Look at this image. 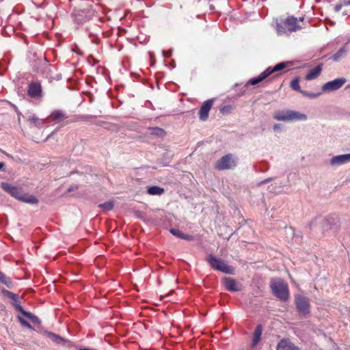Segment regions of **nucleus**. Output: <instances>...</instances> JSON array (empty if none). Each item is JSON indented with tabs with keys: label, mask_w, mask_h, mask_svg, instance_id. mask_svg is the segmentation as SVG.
Listing matches in <instances>:
<instances>
[{
	"label": "nucleus",
	"mask_w": 350,
	"mask_h": 350,
	"mask_svg": "<svg viewBox=\"0 0 350 350\" xmlns=\"http://www.w3.org/2000/svg\"><path fill=\"white\" fill-rule=\"evenodd\" d=\"M271 288L274 295L280 300L286 301L289 297L287 284L280 278L271 280Z\"/></svg>",
	"instance_id": "f257e3e1"
},
{
	"label": "nucleus",
	"mask_w": 350,
	"mask_h": 350,
	"mask_svg": "<svg viewBox=\"0 0 350 350\" xmlns=\"http://www.w3.org/2000/svg\"><path fill=\"white\" fill-rule=\"evenodd\" d=\"M291 65V63L289 62H280V63L276 64L273 68L268 67L265 70H264L262 72H261L260 74V75H258L256 77H254V78L250 79L248 81V83L250 85H256L258 83L263 81L267 77H269L271 73L282 70Z\"/></svg>",
	"instance_id": "f03ea898"
},
{
	"label": "nucleus",
	"mask_w": 350,
	"mask_h": 350,
	"mask_svg": "<svg viewBox=\"0 0 350 350\" xmlns=\"http://www.w3.org/2000/svg\"><path fill=\"white\" fill-rule=\"evenodd\" d=\"M206 261L209 265L215 270L227 273L233 274L234 268L227 265L225 261L222 259L215 257L213 255H209L206 258Z\"/></svg>",
	"instance_id": "7ed1b4c3"
},
{
	"label": "nucleus",
	"mask_w": 350,
	"mask_h": 350,
	"mask_svg": "<svg viewBox=\"0 0 350 350\" xmlns=\"http://www.w3.org/2000/svg\"><path fill=\"white\" fill-rule=\"evenodd\" d=\"M237 161L235 157L228 154L222 157L216 163L215 167L219 170H229L235 167Z\"/></svg>",
	"instance_id": "20e7f679"
},
{
	"label": "nucleus",
	"mask_w": 350,
	"mask_h": 350,
	"mask_svg": "<svg viewBox=\"0 0 350 350\" xmlns=\"http://www.w3.org/2000/svg\"><path fill=\"white\" fill-rule=\"evenodd\" d=\"M347 82L344 77L337 78L328 81L322 86V91L325 92H331L339 90Z\"/></svg>",
	"instance_id": "39448f33"
},
{
	"label": "nucleus",
	"mask_w": 350,
	"mask_h": 350,
	"mask_svg": "<svg viewBox=\"0 0 350 350\" xmlns=\"http://www.w3.org/2000/svg\"><path fill=\"white\" fill-rule=\"evenodd\" d=\"M295 305L297 310L302 314H307L310 311L309 299L301 295H297L295 299Z\"/></svg>",
	"instance_id": "423d86ee"
},
{
	"label": "nucleus",
	"mask_w": 350,
	"mask_h": 350,
	"mask_svg": "<svg viewBox=\"0 0 350 350\" xmlns=\"http://www.w3.org/2000/svg\"><path fill=\"white\" fill-rule=\"evenodd\" d=\"M350 162V153L340 154L332 157L329 161V165L332 167H337Z\"/></svg>",
	"instance_id": "0eeeda50"
},
{
	"label": "nucleus",
	"mask_w": 350,
	"mask_h": 350,
	"mask_svg": "<svg viewBox=\"0 0 350 350\" xmlns=\"http://www.w3.org/2000/svg\"><path fill=\"white\" fill-rule=\"evenodd\" d=\"M221 282L229 291L237 292L242 289V284L233 278L225 277L221 280Z\"/></svg>",
	"instance_id": "6e6552de"
},
{
	"label": "nucleus",
	"mask_w": 350,
	"mask_h": 350,
	"mask_svg": "<svg viewBox=\"0 0 350 350\" xmlns=\"http://www.w3.org/2000/svg\"><path fill=\"white\" fill-rule=\"evenodd\" d=\"M213 99H208L203 103L199 111V118L205 121L208 117V113L213 106Z\"/></svg>",
	"instance_id": "1a4fd4ad"
},
{
	"label": "nucleus",
	"mask_w": 350,
	"mask_h": 350,
	"mask_svg": "<svg viewBox=\"0 0 350 350\" xmlns=\"http://www.w3.org/2000/svg\"><path fill=\"white\" fill-rule=\"evenodd\" d=\"M276 350H301L297 346H296L294 343L291 342V340L288 338H282L281 339L277 346Z\"/></svg>",
	"instance_id": "9d476101"
},
{
	"label": "nucleus",
	"mask_w": 350,
	"mask_h": 350,
	"mask_svg": "<svg viewBox=\"0 0 350 350\" xmlns=\"http://www.w3.org/2000/svg\"><path fill=\"white\" fill-rule=\"evenodd\" d=\"M1 187L12 196L21 201L24 193H23L18 188L5 183L1 184Z\"/></svg>",
	"instance_id": "9b49d317"
},
{
	"label": "nucleus",
	"mask_w": 350,
	"mask_h": 350,
	"mask_svg": "<svg viewBox=\"0 0 350 350\" xmlns=\"http://www.w3.org/2000/svg\"><path fill=\"white\" fill-rule=\"evenodd\" d=\"M298 19L294 16H289L284 21V25L287 27L288 31H296L301 28V26L297 24Z\"/></svg>",
	"instance_id": "f8f14e48"
},
{
	"label": "nucleus",
	"mask_w": 350,
	"mask_h": 350,
	"mask_svg": "<svg viewBox=\"0 0 350 350\" xmlns=\"http://www.w3.org/2000/svg\"><path fill=\"white\" fill-rule=\"evenodd\" d=\"M40 94H41V85H40V83H33L29 85V89H28V94L31 97H33V98L38 97L40 95Z\"/></svg>",
	"instance_id": "ddd939ff"
},
{
	"label": "nucleus",
	"mask_w": 350,
	"mask_h": 350,
	"mask_svg": "<svg viewBox=\"0 0 350 350\" xmlns=\"http://www.w3.org/2000/svg\"><path fill=\"white\" fill-rule=\"evenodd\" d=\"M291 110H283L275 112L273 118L278 121L288 122L290 121V113Z\"/></svg>",
	"instance_id": "4468645a"
},
{
	"label": "nucleus",
	"mask_w": 350,
	"mask_h": 350,
	"mask_svg": "<svg viewBox=\"0 0 350 350\" xmlns=\"http://www.w3.org/2000/svg\"><path fill=\"white\" fill-rule=\"evenodd\" d=\"M322 71V67L321 65L317 66L315 68L311 69L308 73L306 75V79L308 81L313 80L317 78Z\"/></svg>",
	"instance_id": "2eb2a0df"
},
{
	"label": "nucleus",
	"mask_w": 350,
	"mask_h": 350,
	"mask_svg": "<svg viewBox=\"0 0 350 350\" xmlns=\"http://www.w3.org/2000/svg\"><path fill=\"white\" fill-rule=\"evenodd\" d=\"M290 113V121H305L308 118L306 114L297 111L291 110Z\"/></svg>",
	"instance_id": "dca6fc26"
},
{
	"label": "nucleus",
	"mask_w": 350,
	"mask_h": 350,
	"mask_svg": "<svg viewBox=\"0 0 350 350\" xmlns=\"http://www.w3.org/2000/svg\"><path fill=\"white\" fill-rule=\"evenodd\" d=\"M262 332V327L260 325H258L254 332L253 339H252V347H255L259 342Z\"/></svg>",
	"instance_id": "f3484780"
},
{
	"label": "nucleus",
	"mask_w": 350,
	"mask_h": 350,
	"mask_svg": "<svg viewBox=\"0 0 350 350\" xmlns=\"http://www.w3.org/2000/svg\"><path fill=\"white\" fill-rule=\"evenodd\" d=\"M28 122L32 126L40 127L44 124L45 120L43 119H39L35 115H32L28 118Z\"/></svg>",
	"instance_id": "a211bd4d"
},
{
	"label": "nucleus",
	"mask_w": 350,
	"mask_h": 350,
	"mask_svg": "<svg viewBox=\"0 0 350 350\" xmlns=\"http://www.w3.org/2000/svg\"><path fill=\"white\" fill-rule=\"evenodd\" d=\"M46 336L50 338L53 342L56 344H60L65 342L66 340L59 335H57L53 332H47L45 333Z\"/></svg>",
	"instance_id": "6ab92c4d"
},
{
	"label": "nucleus",
	"mask_w": 350,
	"mask_h": 350,
	"mask_svg": "<svg viewBox=\"0 0 350 350\" xmlns=\"http://www.w3.org/2000/svg\"><path fill=\"white\" fill-rule=\"evenodd\" d=\"M347 53V49L345 46L340 48L336 53L332 55V59L334 62H338L342 57Z\"/></svg>",
	"instance_id": "aec40b11"
},
{
	"label": "nucleus",
	"mask_w": 350,
	"mask_h": 350,
	"mask_svg": "<svg viewBox=\"0 0 350 350\" xmlns=\"http://www.w3.org/2000/svg\"><path fill=\"white\" fill-rule=\"evenodd\" d=\"M21 201L31 204H37L38 202V200L35 196L27 194H23Z\"/></svg>",
	"instance_id": "412c9836"
},
{
	"label": "nucleus",
	"mask_w": 350,
	"mask_h": 350,
	"mask_svg": "<svg viewBox=\"0 0 350 350\" xmlns=\"http://www.w3.org/2000/svg\"><path fill=\"white\" fill-rule=\"evenodd\" d=\"M170 232L172 234H174V236H176L177 237H179V238H181L183 239L190 240L191 239V237L190 236L186 235V234H183L179 230L173 229L172 228V229L170 230Z\"/></svg>",
	"instance_id": "4be33fe9"
},
{
	"label": "nucleus",
	"mask_w": 350,
	"mask_h": 350,
	"mask_svg": "<svg viewBox=\"0 0 350 350\" xmlns=\"http://www.w3.org/2000/svg\"><path fill=\"white\" fill-rule=\"evenodd\" d=\"M51 117L57 122H60L66 118L64 113L61 111H55L51 113Z\"/></svg>",
	"instance_id": "5701e85b"
},
{
	"label": "nucleus",
	"mask_w": 350,
	"mask_h": 350,
	"mask_svg": "<svg viewBox=\"0 0 350 350\" xmlns=\"http://www.w3.org/2000/svg\"><path fill=\"white\" fill-rule=\"evenodd\" d=\"M114 206V203L113 201H108L103 204H100L98 205L99 208H103V210L108 211L111 210Z\"/></svg>",
	"instance_id": "b1692460"
},
{
	"label": "nucleus",
	"mask_w": 350,
	"mask_h": 350,
	"mask_svg": "<svg viewBox=\"0 0 350 350\" xmlns=\"http://www.w3.org/2000/svg\"><path fill=\"white\" fill-rule=\"evenodd\" d=\"M3 293L5 295H6L9 298H10L14 301V303L18 302V295L13 293L7 290H3Z\"/></svg>",
	"instance_id": "393cba45"
},
{
	"label": "nucleus",
	"mask_w": 350,
	"mask_h": 350,
	"mask_svg": "<svg viewBox=\"0 0 350 350\" xmlns=\"http://www.w3.org/2000/svg\"><path fill=\"white\" fill-rule=\"evenodd\" d=\"M276 31L278 32V35H282L288 33L289 31H288L287 27H284L282 26V25L280 23L276 24Z\"/></svg>",
	"instance_id": "a878e982"
},
{
	"label": "nucleus",
	"mask_w": 350,
	"mask_h": 350,
	"mask_svg": "<svg viewBox=\"0 0 350 350\" xmlns=\"http://www.w3.org/2000/svg\"><path fill=\"white\" fill-rule=\"evenodd\" d=\"M24 315L31 320L33 323H40V320L38 317L31 314L29 312H24Z\"/></svg>",
	"instance_id": "bb28decb"
},
{
	"label": "nucleus",
	"mask_w": 350,
	"mask_h": 350,
	"mask_svg": "<svg viewBox=\"0 0 350 350\" xmlns=\"http://www.w3.org/2000/svg\"><path fill=\"white\" fill-rule=\"evenodd\" d=\"M291 87L292 89H293L294 90H296V91H298L300 92V91H301L300 90V85H299V81L298 79H294L291 82Z\"/></svg>",
	"instance_id": "cd10ccee"
},
{
	"label": "nucleus",
	"mask_w": 350,
	"mask_h": 350,
	"mask_svg": "<svg viewBox=\"0 0 350 350\" xmlns=\"http://www.w3.org/2000/svg\"><path fill=\"white\" fill-rule=\"evenodd\" d=\"M300 92L302 93L306 97H308L310 98H317L318 96H319L321 95V93H310V92H305V91H300Z\"/></svg>",
	"instance_id": "c85d7f7f"
},
{
	"label": "nucleus",
	"mask_w": 350,
	"mask_h": 350,
	"mask_svg": "<svg viewBox=\"0 0 350 350\" xmlns=\"http://www.w3.org/2000/svg\"><path fill=\"white\" fill-rule=\"evenodd\" d=\"M163 137L165 135V131L161 128L154 127V136Z\"/></svg>",
	"instance_id": "c756f323"
},
{
	"label": "nucleus",
	"mask_w": 350,
	"mask_h": 350,
	"mask_svg": "<svg viewBox=\"0 0 350 350\" xmlns=\"http://www.w3.org/2000/svg\"><path fill=\"white\" fill-rule=\"evenodd\" d=\"M0 282H1L2 283H4L8 287L12 284L10 279L9 278H8L5 274H4V278L1 279Z\"/></svg>",
	"instance_id": "7c9ffc66"
},
{
	"label": "nucleus",
	"mask_w": 350,
	"mask_h": 350,
	"mask_svg": "<svg viewBox=\"0 0 350 350\" xmlns=\"http://www.w3.org/2000/svg\"><path fill=\"white\" fill-rule=\"evenodd\" d=\"M19 321L21 322V323L23 326H25V327H26L27 328H29V329H32V326L27 321H25L23 318L19 317Z\"/></svg>",
	"instance_id": "2f4dec72"
},
{
	"label": "nucleus",
	"mask_w": 350,
	"mask_h": 350,
	"mask_svg": "<svg viewBox=\"0 0 350 350\" xmlns=\"http://www.w3.org/2000/svg\"><path fill=\"white\" fill-rule=\"evenodd\" d=\"M164 192V189L161 187L154 186V195H161Z\"/></svg>",
	"instance_id": "473e14b6"
},
{
	"label": "nucleus",
	"mask_w": 350,
	"mask_h": 350,
	"mask_svg": "<svg viewBox=\"0 0 350 350\" xmlns=\"http://www.w3.org/2000/svg\"><path fill=\"white\" fill-rule=\"evenodd\" d=\"M13 305L14 306L16 309L17 310H18L19 312H21L23 315H24V312H27L26 311H25L23 310V307L18 304V302L14 303Z\"/></svg>",
	"instance_id": "72a5a7b5"
},
{
	"label": "nucleus",
	"mask_w": 350,
	"mask_h": 350,
	"mask_svg": "<svg viewBox=\"0 0 350 350\" xmlns=\"http://www.w3.org/2000/svg\"><path fill=\"white\" fill-rule=\"evenodd\" d=\"M171 158H172V155H171V154L168 155V156L165 159V160H164V161H163L161 162V163H162L163 165H167L168 163H170V160H171Z\"/></svg>",
	"instance_id": "f704fd0d"
},
{
	"label": "nucleus",
	"mask_w": 350,
	"mask_h": 350,
	"mask_svg": "<svg viewBox=\"0 0 350 350\" xmlns=\"http://www.w3.org/2000/svg\"><path fill=\"white\" fill-rule=\"evenodd\" d=\"M342 6H343V5L342 3L336 5L334 7L335 12H339Z\"/></svg>",
	"instance_id": "c9c22d12"
},
{
	"label": "nucleus",
	"mask_w": 350,
	"mask_h": 350,
	"mask_svg": "<svg viewBox=\"0 0 350 350\" xmlns=\"http://www.w3.org/2000/svg\"><path fill=\"white\" fill-rule=\"evenodd\" d=\"M273 178H268L267 179H265L264 180L261 181L260 183H259V185H264L265 183H267L269 182H270L271 180H272Z\"/></svg>",
	"instance_id": "e433bc0d"
},
{
	"label": "nucleus",
	"mask_w": 350,
	"mask_h": 350,
	"mask_svg": "<svg viewBox=\"0 0 350 350\" xmlns=\"http://www.w3.org/2000/svg\"><path fill=\"white\" fill-rule=\"evenodd\" d=\"M281 126H282V125L280 124H275L273 125V129L274 131H278L281 129Z\"/></svg>",
	"instance_id": "4c0bfd02"
},
{
	"label": "nucleus",
	"mask_w": 350,
	"mask_h": 350,
	"mask_svg": "<svg viewBox=\"0 0 350 350\" xmlns=\"http://www.w3.org/2000/svg\"><path fill=\"white\" fill-rule=\"evenodd\" d=\"M342 3L343 6H345V5H350V0H344Z\"/></svg>",
	"instance_id": "58836bf2"
},
{
	"label": "nucleus",
	"mask_w": 350,
	"mask_h": 350,
	"mask_svg": "<svg viewBox=\"0 0 350 350\" xmlns=\"http://www.w3.org/2000/svg\"><path fill=\"white\" fill-rule=\"evenodd\" d=\"M148 193L150 195H153V186L150 187L148 189Z\"/></svg>",
	"instance_id": "ea45409f"
},
{
	"label": "nucleus",
	"mask_w": 350,
	"mask_h": 350,
	"mask_svg": "<svg viewBox=\"0 0 350 350\" xmlns=\"http://www.w3.org/2000/svg\"><path fill=\"white\" fill-rule=\"evenodd\" d=\"M4 278V274L0 271V280Z\"/></svg>",
	"instance_id": "a19ab883"
},
{
	"label": "nucleus",
	"mask_w": 350,
	"mask_h": 350,
	"mask_svg": "<svg viewBox=\"0 0 350 350\" xmlns=\"http://www.w3.org/2000/svg\"><path fill=\"white\" fill-rule=\"evenodd\" d=\"M4 165V163L2 162H0V169H1Z\"/></svg>",
	"instance_id": "79ce46f5"
},
{
	"label": "nucleus",
	"mask_w": 350,
	"mask_h": 350,
	"mask_svg": "<svg viewBox=\"0 0 350 350\" xmlns=\"http://www.w3.org/2000/svg\"><path fill=\"white\" fill-rule=\"evenodd\" d=\"M303 20H304V18H303V17H300V18H299V21H302Z\"/></svg>",
	"instance_id": "37998d69"
},
{
	"label": "nucleus",
	"mask_w": 350,
	"mask_h": 350,
	"mask_svg": "<svg viewBox=\"0 0 350 350\" xmlns=\"http://www.w3.org/2000/svg\"><path fill=\"white\" fill-rule=\"evenodd\" d=\"M158 283L160 284L161 283V281H160V279L158 278Z\"/></svg>",
	"instance_id": "c03bdc74"
},
{
	"label": "nucleus",
	"mask_w": 350,
	"mask_h": 350,
	"mask_svg": "<svg viewBox=\"0 0 350 350\" xmlns=\"http://www.w3.org/2000/svg\"><path fill=\"white\" fill-rule=\"evenodd\" d=\"M152 65H153V62H150V66H152Z\"/></svg>",
	"instance_id": "a18cd8bd"
}]
</instances>
